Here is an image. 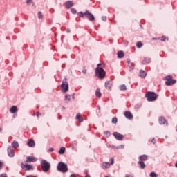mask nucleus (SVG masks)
I'll list each match as a JSON object with an SVG mask.
<instances>
[{
	"label": "nucleus",
	"instance_id": "obj_18",
	"mask_svg": "<svg viewBox=\"0 0 177 177\" xmlns=\"http://www.w3.org/2000/svg\"><path fill=\"white\" fill-rule=\"evenodd\" d=\"M149 157L147 156V155H141L140 156H139V160L140 161H147Z\"/></svg>",
	"mask_w": 177,
	"mask_h": 177
},
{
	"label": "nucleus",
	"instance_id": "obj_6",
	"mask_svg": "<svg viewBox=\"0 0 177 177\" xmlns=\"http://www.w3.org/2000/svg\"><path fill=\"white\" fill-rule=\"evenodd\" d=\"M164 80H166L165 85H167V86H171L174 85V84H176V80L173 79L171 75L165 77Z\"/></svg>",
	"mask_w": 177,
	"mask_h": 177
},
{
	"label": "nucleus",
	"instance_id": "obj_24",
	"mask_svg": "<svg viewBox=\"0 0 177 177\" xmlns=\"http://www.w3.org/2000/svg\"><path fill=\"white\" fill-rule=\"evenodd\" d=\"M95 96L96 97H102V93L100 92V89L97 88L95 91Z\"/></svg>",
	"mask_w": 177,
	"mask_h": 177
},
{
	"label": "nucleus",
	"instance_id": "obj_29",
	"mask_svg": "<svg viewBox=\"0 0 177 177\" xmlns=\"http://www.w3.org/2000/svg\"><path fill=\"white\" fill-rule=\"evenodd\" d=\"M142 46H143V44L141 41H138L136 44V47L137 48H142Z\"/></svg>",
	"mask_w": 177,
	"mask_h": 177
},
{
	"label": "nucleus",
	"instance_id": "obj_33",
	"mask_svg": "<svg viewBox=\"0 0 177 177\" xmlns=\"http://www.w3.org/2000/svg\"><path fill=\"white\" fill-rule=\"evenodd\" d=\"M38 17L39 19H42L44 17V15H42V12H41V11L38 12Z\"/></svg>",
	"mask_w": 177,
	"mask_h": 177
},
{
	"label": "nucleus",
	"instance_id": "obj_32",
	"mask_svg": "<svg viewBox=\"0 0 177 177\" xmlns=\"http://www.w3.org/2000/svg\"><path fill=\"white\" fill-rule=\"evenodd\" d=\"M117 121H118L117 118L115 117V118H112V123L113 124H117Z\"/></svg>",
	"mask_w": 177,
	"mask_h": 177
},
{
	"label": "nucleus",
	"instance_id": "obj_5",
	"mask_svg": "<svg viewBox=\"0 0 177 177\" xmlns=\"http://www.w3.org/2000/svg\"><path fill=\"white\" fill-rule=\"evenodd\" d=\"M57 169L59 172L66 173V172H67V171H68V167H67V165L66 163H64L63 162H59L58 163Z\"/></svg>",
	"mask_w": 177,
	"mask_h": 177
},
{
	"label": "nucleus",
	"instance_id": "obj_49",
	"mask_svg": "<svg viewBox=\"0 0 177 177\" xmlns=\"http://www.w3.org/2000/svg\"><path fill=\"white\" fill-rule=\"evenodd\" d=\"M31 0H26V3H29Z\"/></svg>",
	"mask_w": 177,
	"mask_h": 177
},
{
	"label": "nucleus",
	"instance_id": "obj_39",
	"mask_svg": "<svg viewBox=\"0 0 177 177\" xmlns=\"http://www.w3.org/2000/svg\"><path fill=\"white\" fill-rule=\"evenodd\" d=\"M0 177H8V175L6 174H2L0 175Z\"/></svg>",
	"mask_w": 177,
	"mask_h": 177
},
{
	"label": "nucleus",
	"instance_id": "obj_16",
	"mask_svg": "<svg viewBox=\"0 0 177 177\" xmlns=\"http://www.w3.org/2000/svg\"><path fill=\"white\" fill-rule=\"evenodd\" d=\"M159 124H160V125H162V124H168V122H167V120H165V118H164V117H160V118H159Z\"/></svg>",
	"mask_w": 177,
	"mask_h": 177
},
{
	"label": "nucleus",
	"instance_id": "obj_47",
	"mask_svg": "<svg viewBox=\"0 0 177 177\" xmlns=\"http://www.w3.org/2000/svg\"><path fill=\"white\" fill-rule=\"evenodd\" d=\"M120 147H121V149H124V147H125V146L124 145H121Z\"/></svg>",
	"mask_w": 177,
	"mask_h": 177
},
{
	"label": "nucleus",
	"instance_id": "obj_48",
	"mask_svg": "<svg viewBox=\"0 0 177 177\" xmlns=\"http://www.w3.org/2000/svg\"><path fill=\"white\" fill-rule=\"evenodd\" d=\"M85 177H91V175L86 174V175L85 176Z\"/></svg>",
	"mask_w": 177,
	"mask_h": 177
},
{
	"label": "nucleus",
	"instance_id": "obj_43",
	"mask_svg": "<svg viewBox=\"0 0 177 177\" xmlns=\"http://www.w3.org/2000/svg\"><path fill=\"white\" fill-rule=\"evenodd\" d=\"M125 177H133V176H131V175H129V174H127V175L125 176Z\"/></svg>",
	"mask_w": 177,
	"mask_h": 177
},
{
	"label": "nucleus",
	"instance_id": "obj_37",
	"mask_svg": "<svg viewBox=\"0 0 177 177\" xmlns=\"http://www.w3.org/2000/svg\"><path fill=\"white\" fill-rule=\"evenodd\" d=\"M104 135H108V136H110V131H104Z\"/></svg>",
	"mask_w": 177,
	"mask_h": 177
},
{
	"label": "nucleus",
	"instance_id": "obj_3",
	"mask_svg": "<svg viewBox=\"0 0 177 177\" xmlns=\"http://www.w3.org/2000/svg\"><path fill=\"white\" fill-rule=\"evenodd\" d=\"M78 16L80 17H84V16H86L88 19L89 21H95V16H93L89 11L86 10L84 13L82 12H78Z\"/></svg>",
	"mask_w": 177,
	"mask_h": 177
},
{
	"label": "nucleus",
	"instance_id": "obj_28",
	"mask_svg": "<svg viewBox=\"0 0 177 177\" xmlns=\"http://www.w3.org/2000/svg\"><path fill=\"white\" fill-rule=\"evenodd\" d=\"M120 91H127V86L125 84H122L120 86Z\"/></svg>",
	"mask_w": 177,
	"mask_h": 177
},
{
	"label": "nucleus",
	"instance_id": "obj_22",
	"mask_svg": "<svg viewBox=\"0 0 177 177\" xmlns=\"http://www.w3.org/2000/svg\"><path fill=\"white\" fill-rule=\"evenodd\" d=\"M10 113L15 114V113H17V106H13L10 109Z\"/></svg>",
	"mask_w": 177,
	"mask_h": 177
},
{
	"label": "nucleus",
	"instance_id": "obj_30",
	"mask_svg": "<svg viewBox=\"0 0 177 177\" xmlns=\"http://www.w3.org/2000/svg\"><path fill=\"white\" fill-rule=\"evenodd\" d=\"M65 99L66 100H68V102H70V100H71V96L69 94H66Z\"/></svg>",
	"mask_w": 177,
	"mask_h": 177
},
{
	"label": "nucleus",
	"instance_id": "obj_20",
	"mask_svg": "<svg viewBox=\"0 0 177 177\" xmlns=\"http://www.w3.org/2000/svg\"><path fill=\"white\" fill-rule=\"evenodd\" d=\"M151 62V59L150 58L145 57L142 60V64H149V63H150Z\"/></svg>",
	"mask_w": 177,
	"mask_h": 177
},
{
	"label": "nucleus",
	"instance_id": "obj_35",
	"mask_svg": "<svg viewBox=\"0 0 177 177\" xmlns=\"http://www.w3.org/2000/svg\"><path fill=\"white\" fill-rule=\"evenodd\" d=\"M102 20L103 21H106L107 20V17H106V16L102 17Z\"/></svg>",
	"mask_w": 177,
	"mask_h": 177
},
{
	"label": "nucleus",
	"instance_id": "obj_8",
	"mask_svg": "<svg viewBox=\"0 0 177 177\" xmlns=\"http://www.w3.org/2000/svg\"><path fill=\"white\" fill-rule=\"evenodd\" d=\"M21 168L22 169H25V171H34V166H32V165H28V164H24V163H21Z\"/></svg>",
	"mask_w": 177,
	"mask_h": 177
},
{
	"label": "nucleus",
	"instance_id": "obj_13",
	"mask_svg": "<svg viewBox=\"0 0 177 177\" xmlns=\"http://www.w3.org/2000/svg\"><path fill=\"white\" fill-rule=\"evenodd\" d=\"M37 158L34 156H28L26 159V162H35L37 161Z\"/></svg>",
	"mask_w": 177,
	"mask_h": 177
},
{
	"label": "nucleus",
	"instance_id": "obj_34",
	"mask_svg": "<svg viewBox=\"0 0 177 177\" xmlns=\"http://www.w3.org/2000/svg\"><path fill=\"white\" fill-rule=\"evenodd\" d=\"M150 177H157V174H156V172H151L150 174Z\"/></svg>",
	"mask_w": 177,
	"mask_h": 177
},
{
	"label": "nucleus",
	"instance_id": "obj_21",
	"mask_svg": "<svg viewBox=\"0 0 177 177\" xmlns=\"http://www.w3.org/2000/svg\"><path fill=\"white\" fill-rule=\"evenodd\" d=\"M138 164H139L140 168L141 169H145V168H146V164H145V162H143L142 160H139Z\"/></svg>",
	"mask_w": 177,
	"mask_h": 177
},
{
	"label": "nucleus",
	"instance_id": "obj_4",
	"mask_svg": "<svg viewBox=\"0 0 177 177\" xmlns=\"http://www.w3.org/2000/svg\"><path fill=\"white\" fill-rule=\"evenodd\" d=\"M145 97H147L148 102H156L157 100V95L154 92L148 91Z\"/></svg>",
	"mask_w": 177,
	"mask_h": 177
},
{
	"label": "nucleus",
	"instance_id": "obj_46",
	"mask_svg": "<svg viewBox=\"0 0 177 177\" xmlns=\"http://www.w3.org/2000/svg\"><path fill=\"white\" fill-rule=\"evenodd\" d=\"M36 115H37V117H39V112H37V113H36Z\"/></svg>",
	"mask_w": 177,
	"mask_h": 177
},
{
	"label": "nucleus",
	"instance_id": "obj_1",
	"mask_svg": "<svg viewBox=\"0 0 177 177\" xmlns=\"http://www.w3.org/2000/svg\"><path fill=\"white\" fill-rule=\"evenodd\" d=\"M100 66H104V64H97V67L95 68V75H97L100 80H103L106 77V71Z\"/></svg>",
	"mask_w": 177,
	"mask_h": 177
},
{
	"label": "nucleus",
	"instance_id": "obj_14",
	"mask_svg": "<svg viewBox=\"0 0 177 177\" xmlns=\"http://www.w3.org/2000/svg\"><path fill=\"white\" fill-rule=\"evenodd\" d=\"M111 86H113V82H111V81H106L105 82L106 89H111Z\"/></svg>",
	"mask_w": 177,
	"mask_h": 177
},
{
	"label": "nucleus",
	"instance_id": "obj_10",
	"mask_svg": "<svg viewBox=\"0 0 177 177\" xmlns=\"http://www.w3.org/2000/svg\"><path fill=\"white\" fill-rule=\"evenodd\" d=\"M113 135L117 140H122V139H124V135L120 134V133L117 131L113 132Z\"/></svg>",
	"mask_w": 177,
	"mask_h": 177
},
{
	"label": "nucleus",
	"instance_id": "obj_42",
	"mask_svg": "<svg viewBox=\"0 0 177 177\" xmlns=\"http://www.w3.org/2000/svg\"><path fill=\"white\" fill-rule=\"evenodd\" d=\"M70 177H77V176L73 174H71V175L70 176Z\"/></svg>",
	"mask_w": 177,
	"mask_h": 177
},
{
	"label": "nucleus",
	"instance_id": "obj_27",
	"mask_svg": "<svg viewBox=\"0 0 177 177\" xmlns=\"http://www.w3.org/2000/svg\"><path fill=\"white\" fill-rule=\"evenodd\" d=\"M66 151V147H62L59 150V154H64V152Z\"/></svg>",
	"mask_w": 177,
	"mask_h": 177
},
{
	"label": "nucleus",
	"instance_id": "obj_50",
	"mask_svg": "<svg viewBox=\"0 0 177 177\" xmlns=\"http://www.w3.org/2000/svg\"><path fill=\"white\" fill-rule=\"evenodd\" d=\"M175 167H176V168H177V162H176V163L175 164Z\"/></svg>",
	"mask_w": 177,
	"mask_h": 177
},
{
	"label": "nucleus",
	"instance_id": "obj_7",
	"mask_svg": "<svg viewBox=\"0 0 177 177\" xmlns=\"http://www.w3.org/2000/svg\"><path fill=\"white\" fill-rule=\"evenodd\" d=\"M61 88L62 89V92L66 93V92L68 91V83L67 82V78H64L62 80V84H61Z\"/></svg>",
	"mask_w": 177,
	"mask_h": 177
},
{
	"label": "nucleus",
	"instance_id": "obj_26",
	"mask_svg": "<svg viewBox=\"0 0 177 177\" xmlns=\"http://www.w3.org/2000/svg\"><path fill=\"white\" fill-rule=\"evenodd\" d=\"M124 54L123 51L118 52V57L119 59H122V57H124Z\"/></svg>",
	"mask_w": 177,
	"mask_h": 177
},
{
	"label": "nucleus",
	"instance_id": "obj_38",
	"mask_svg": "<svg viewBox=\"0 0 177 177\" xmlns=\"http://www.w3.org/2000/svg\"><path fill=\"white\" fill-rule=\"evenodd\" d=\"M55 150V149L53 147L49 148L48 151H50V153H52V151H53Z\"/></svg>",
	"mask_w": 177,
	"mask_h": 177
},
{
	"label": "nucleus",
	"instance_id": "obj_15",
	"mask_svg": "<svg viewBox=\"0 0 177 177\" xmlns=\"http://www.w3.org/2000/svg\"><path fill=\"white\" fill-rule=\"evenodd\" d=\"M65 6L66 9H70V8H72V6H74V3H73L72 1H68L66 2Z\"/></svg>",
	"mask_w": 177,
	"mask_h": 177
},
{
	"label": "nucleus",
	"instance_id": "obj_44",
	"mask_svg": "<svg viewBox=\"0 0 177 177\" xmlns=\"http://www.w3.org/2000/svg\"><path fill=\"white\" fill-rule=\"evenodd\" d=\"M97 110L100 111L101 109L100 106L97 105Z\"/></svg>",
	"mask_w": 177,
	"mask_h": 177
},
{
	"label": "nucleus",
	"instance_id": "obj_41",
	"mask_svg": "<svg viewBox=\"0 0 177 177\" xmlns=\"http://www.w3.org/2000/svg\"><path fill=\"white\" fill-rule=\"evenodd\" d=\"M82 73H83V74H85L86 73V68H83L82 69Z\"/></svg>",
	"mask_w": 177,
	"mask_h": 177
},
{
	"label": "nucleus",
	"instance_id": "obj_53",
	"mask_svg": "<svg viewBox=\"0 0 177 177\" xmlns=\"http://www.w3.org/2000/svg\"><path fill=\"white\" fill-rule=\"evenodd\" d=\"M63 109H66L64 106H63Z\"/></svg>",
	"mask_w": 177,
	"mask_h": 177
},
{
	"label": "nucleus",
	"instance_id": "obj_51",
	"mask_svg": "<svg viewBox=\"0 0 177 177\" xmlns=\"http://www.w3.org/2000/svg\"><path fill=\"white\" fill-rule=\"evenodd\" d=\"M0 132H2V128H0Z\"/></svg>",
	"mask_w": 177,
	"mask_h": 177
},
{
	"label": "nucleus",
	"instance_id": "obj_31",
	"mask_svg": "<svg viewBox=\"0 0 177 177\" xmlns=\"http://www.w3.org/2000/svg\"><path fill=\"white\" fill-rule=\"evenodd\" d=\"M71 12L73 15H75L77 13V10L75 8H71Z\"/></svg>",
	"mask_w": 177,
	"mask_h": 177
},
{
	"label": "nucleus",
	"instance_id": "obj_36",
	"mask_svg": "<svg viewBox=\"0 0 177 177\" xmlns=\"http://www.w3.org/2000/svg\"><path fill=\"white\" fill-rule=\"evenodd\" d=\"M151 143H153V145H156V138H153L151 140Z\"/></svg>",
	"mask_w": 177,
	"mask_h": 177
},
{
	"label": "nucleus",
	"instance_id": "obj_40",
	"mask_svg": "<svg viewBox=\"0 0 177 177\" xmlns=\"http://www.w3.org/2000/svg\"><path fill=\"white\" fill-rule=\"evenodd\" d=\"M166 39H167V38L165 37V36H163L161 38V41H165Z\"/></svg>",
	"mask_w": 177,
	"mask_h": 177
},
{
	"label": "nucleus",
	"instance_id": "obj_23",
	"mask_svg": "<svg viewBox=\"0 0 177 177\" xmlns=\"http://www.w3.org/2000/svg\"><path fill=\"white\" fill-rule=\"evenodd\" d=\"M12 147H13L14 149H17V147H19V142L16 140H14L12 144Z\"/></svg>",
	"mask_w": 177,
	"mask_h": 177
},
{
	"label": "nucleus",
	"instance_id": "obj_2",
	"mask_svg": "<svg viewBox=\"0 0 177 177\" xmlns=\"http://www.w3.org/2000/svg\"><path fill=\"white\" fill-rule=\"evenodd\" d=\"M41 167L43 172H49L50 170V163H49L46 160H41Z\"/></svg>",
	"mask_w": 177,
	"mask_h": 177
},
{
	"label": "nucleus",
	"instance_id": "obj_52",
	"mask_svg": "<svg viewBox=\"0 0 177 177\" xmlns=\"http://www.w3.org/2000/svg\"><path fill=\"white\" fill-rule=\"evenodd\" d=\"M153 39H156V38H153Z\"/></svg>",
	"mask_w": 177,
	"mask_h": 177
},
{
	"label": "nucleus",
	"instance_id": "obj_11",
	"mask_svg": "<svg viewBox=\"0 0 177 177\" xmlns=\"http://www.w3.org/2000/svg\"><path fill=\"white\" fill-rule=\"evenodd\" d=\"M7 151L9 157H15V151L12 148V146L8 147Z\"/></svg>",
	"mask_w": 177,
	"mask_h": 177
},
{
	"label": "nucleus",
	"instance_id": "obj_17",
	"mask_svg": "<svg viewBox=\"0 0 177 177\" xmlns=\"http://www.w3.org/2000/svg\"><path fill=\"white\" fill-rule=\"evenodd\" d=\"M138 75L140 77V78H145L147 74L146 72H145V71L140 70Z\"/></svg>",
	"mask_w": 177,
	"mask_h": 177
},
{
	"label": "nucleus",
	"instance_id": "obj_12",
	"mask_svg": "<svg viewBox=\"0 0 177 177\" xmlns=\"http://www.w3.org/2000/svg\"><path fill=\"white\" fill-rule=\"evenodd\" d=\"M124 114L127 120H132V118H133V115H132V113L129 111H126Z\"/></svg>",
	"mask_w": 177,
	"mask_h": 177
},
{
	"label": "nucleus",
	"instance_id": "obj_45",
	"mask_svg": "<svg viewBox=\"0 0 177 177\" xmlns=\"http://www.w3.org/2000/svg\"><path fill=\"white\" fill-rule=\"evenodd\" d=\"M26 177H35V176H34L33 175H28L26 176Z\"/></svg>",
	"mask_w": 177,
	"mask_h": 177
},
{
	"label": "nucleus",
	"instance_id": "obj_19",
	"mask_svg": "<svg viewBox=\"0 0 177 177\" xmlns=\"http://www.w3.org/2000/svg\"><path fill=\"white\" fill-rule=\"evenodd\" d=\"M27 145L29 147H34V146H35V142L33 140H29Z\"/></svg>",
	"mask_w": 177,
	"mask_h": 177
},
{
	"label": "nucleus",
	"instance_id": "obj_25",
	"mask_svg": "<svg viewBox=\"0 0 177 177\" xmlns=\"http://www.w3.org/2000/svg\"><path fill=\"white\" fill-rule=\"evenodd\" d=\"M76 120H78V121H79L80 122H84V118H83L82 116H81V115H80V114H77V115H76Z\"/></svg>",
	"mask_w": 177,
	"mask_h": 177
},
{
	"label": "nucleus",
	"instance_id": "obj_9",
	"mask_svg": "<svg viewBox=\"0 0 177 177\" xmlns=\"http://www.w3.org/2000/svg\"><path fill=\"white\" fill-rule=\"evenodd\" d=\"M114 164V158H111V163L105 162L102 163V169H107V168H110V165H113Z\"/></svg>",
	"mask_w": 177,
	"mask_h": 177
}]
</instances>
